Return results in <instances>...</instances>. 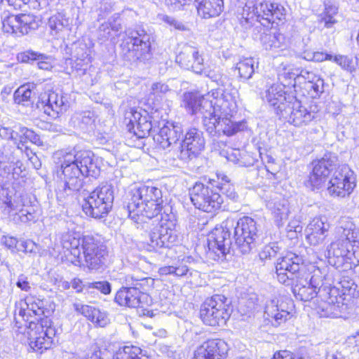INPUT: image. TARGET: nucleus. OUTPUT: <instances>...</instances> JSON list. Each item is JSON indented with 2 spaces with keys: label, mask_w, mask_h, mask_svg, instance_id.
<instances>
[{
  "label": "nucleus",
  "mask_w": 359,
  "mask_h": 359,
  "mask_svg": "<svg viewBox=\"0 0 359 359\" xmlns=\"http://www.w3.org/2000/svg\"><path fill=\"white\" fill-rule=\"evenodd\" d=\"M222 91L218 90L205 96L197 93L184 94L186 108L193 115H201L203 127L212 136H231L245 126L241 122L231 120L237 109L236 92Z\"/></svg>",
  "instance_id": "nucleus-1"
},
{
  "label": "nucleus",
  "mask_w": 359,
  "mask_h": 359,
  "mask_svg": "<svg viewBox=\"0 0 359 359\" xmlns=\"http://www.w3.org/2000/svg\"><path fill=\"white\" fill-rule=\"evenodd\" d=\"M92 151L79 147L55 151L54 163L60 168L59 176L64 183L65 190L79 191L83 185V177L94 176L97 165Z\"/></svg>",
  "instance_id": "nucleus-2"
},
{
  "label": "nucleus",
  "mask_w": 359,
  "mask_h": 359,
  "mask_svg": "<svg viewBox=\"0 0 359 359\" xmlns=\"http://www.w3.org/2000/svg\"><path fill=\"white\" fill-rule=\"evenodd\" d=\"M357 285L349 277H343L339 287L322 284L316 291V314L320 318H341L348 313L357 294Z\"/></svg>",
  "instance_id": "nucleus-3"
},
{
  "label": "nucleus",
  "mask_w": 359,
  "mask_h": 359,
  "mask_svg": "<svg viewBox=\"0 0 359 359\" xmlns=\"http://www.w3.org/2000/svg\"><path fill=\"white\" fill-rule=\"evenodd\" d=\"M127 211L129 217L137 224H143L142 227L159 222V215L163 209V194L160 189L153 186L143 185L134 187L128 193Z\"/></svg>",
  "instance_id": "nucleus-4"
},
{
  "label": "nucleus",
  "mask_w": 359,
  "mask_h": 359,
  "mask_svg": "<svg viewBox=\"0 0 359 359\" xmlns=\"http://www.w3.org/2000/svg\"><path fill=\"white\" fill-rule=\"evenodd\" d=\"M61 243L64 249L69 251L74 259L71 262L80 265L82 262L81 249L86 266L91 270H97L104 264L108 255L107 248L97 237L91 235L83 236L81 238L72 234L62 235Z\"/></svg>",
  "instance_id": "nucleus-5"
},
{
  "label": "nucleus",
  "mask_w": 359,
  "mask_h": 359,
  "mask_svg": "<svg viewBox=\"0 0 359 359\" xmlns=\"http://www.w3.org/2000/svg\"><path fill=\"white\" fill-rule=\"evenodd\" d=\"M126 287H122L116 294L115 302L120 306L132 308H146L152 303L147 291L154 284V280L145 273L134 271L125 276Z\"/></svg>",
  "instance_id": "nucleus-6"
},
{
  "label": "nucleus",
  "mask_w": 359,
  "mask_h": 359,
  "mask_svg": "<svg viewBox=\"0 0 359 359\" xmlns=\"http://www.w3.org/2000/svg\"><path fill=\"white\" fill-rule=\"evenodd\" d=\"M27 194L13 187L0 189V209L15 224L35 221L36 216Z\"/></svg>",
  "instance_id": "nucleus-7"
},
{
  "label": "nucleus",
  "mask_w": 359,
  "mask_h": 359,
  "mask_svg": "<svg viewBox=\"0 0 359 359\" xmlns=\"http://www.w3.org/2000/svg\"><path fill=\"white\" fill-rule=\"evenodd\" d=\"M338 233L340 238L331 244L328 250L329 262L337 268L340 267L351 255H355L356 248H359V230L351 221L343 220Z\"/></svg>",
  "instance_id": "nucleus-8"
},
{
  "label": "nucleus",
  "mask_w": 359,
  "mask_h": 359,
  "mask_svg": "<svg viewBox=\"0 0 359 359\" xmlns=\"http://www.w3.org/2000/svg\"><path fill=\"white\" fill-rule=\"evenodd\" d=\"M127 37L121 44V54L124 60L130 62L147 61L151 58V36L144 29L127 31Z\"/></svg>",
  "instance_id": "nucleus-9"
},
{
  "label": "nucleus",
  "mask_w": 359,
  "mask_h": 359,
  "mask_svg": "<svg viewBox=\"0 0 359 359\" xmlns=\"http://www.w3.org/2000/svg\"><path fill=\"white\" fill-rule=\"evenodd\" d=\"M114 188L111 184H102L90 192L84 200L82 208L86 215L94 218H103L111 210Z\"/></svg>",
  "instance_id": "nucleus-10"
},
{
  "label": "nucleus",
  "mask_w": 359,
  "mask_h": 359,
  "mask_svg": "<svg viewBox=\"0 0 359 359\" xmlns=\"http://www.w3.org/2000/svg\"><path fill=\"white\" fill-rule=\"evenodd\" d=\"M221 294H215L201 305L200 316L203 322L210 326L223 325L230 316L229 304Z\"/></svg>",
  "instance_id": "nucleus-11"
},
{
  "label": "nucleus",
  "mask_w": 359,
  "mask_h": 359,
  "mask_svg": "<svg viewBox=\"0 0 359 359\" xmlns=\"http://www.w3.org/2000/svg\"><path fill=\"white\" fill-rule=\"evenodd\" d=\"M233 238L235 244L243 254H248L256 246L258 238L256 222L251 217L245 216L235 221Z\"/></svg>",
  "instance_id": "nucleus-12"
},
{
  "label": "nucleus",
  "mask_w": 359,
  "mask_h": 359,
  "mask_svg": "<svg viewBox=\"0 0 359 359\" xmlns=\"http://www.w3.org/2000/svg\"><path fill=\"white\" fill-rule=\"evenodd\" d=\"M189 194L194 205L204 212H215L223 203V198L219 194L202 183H196Z\"/></svg>",
  "instance_id": "nucleus-13"
},
{
  "label": "nucleus",
  "mask_w": 359,
  "mask_h": 359,
  "mask_svg": "<svg viewBox=\"0 0 359 359\" xmlns=\"http://www.w3.org/2000/svg\"><path fill=\"white\" fill-rule=\"evenodd\" d=\"M355 187V177L348 165L339 166L328 182L327 191L331 196H349Z\"/></svg>",
  "instance_id": "nucleus-14"
},
{
  "label": "nucleus",
  "mask_w": 359,
  "mask_h": 359,
  "mask_svg": "<svg viewBox=\"0 0 359 359\" xmlns=\"http://www.w3.org/2000/svg\"><path fill=\"white\" fill-rule=\"evenodd\" d=\"M234 224L235 220L228 218L211 231L208 238L210 251L217 254L218 257H224L229 252L231 245V230Z\"/></svg>",
  "instance_id": "nucleus-15"
},
{
  "label": "nucleus",
  "mask_w": 359,
  "mask_h": 359,
  "mask_svg": "<svg viewBox=\"0 0 359 359\" xmlns=\"http://www.w3.org/2000/svg\"><path fill=\"white\" fill-rule=\"evenodd\" d=\"M204 147L203 133L197 128H190L177 147V156L180 160L187 162L197 157Z\"/></svg>",
  "instance_id": "nucleus-16"
},
{
  "label": "nucleus",
  "mask_w": 359,
  "mask_h": 359,
  "mask_svg": "<svg viewBox=\"0 0 359 359\" xmlns=\"http://www.w3.org/2000/svg\"><path fill=\"white\" fill-rule=\"evenodd\" d=\"M33 325L34 327L29 332V344L34 351L41 353L43 350L50 348L56 330L51 326L50 321L47 318Z\"/></svg>",
  "instance_id": "nucleus-17"
},
{
  "label": "nucleus",
  "mask_w": 359,
  "mask_h": 359,
  "mask_svg": "<svg viewBox=\"0 0 359 359\" xmlns=\"http://www.w3.org/2000/svg\"><path fill=\"white\" fill-rule=\"evenodd\" d=\"M126 120L128 121L127 123L128 133L138 139L144 138L156 132L151 117L145 110L131 109L126 114Z\"/></svg>",
  "instance_id": "nucleus-18"
},
{
  "label": "nucleus",
  "mask_w": 359,
  "mask_h": 359,
  "mask_svg": "<svg viewBox=\"0 0 359 359\" xmlns=\"http://www.w3.org/2000/svg\"><path fill=\"white\" fill-rule=\"evenodd\" d=\"M302 258L292 252L278 259L276 265L278 280L285 285H293L297 278Z\"/></svg>",
  "instance_id": "nucleus-19"
},
{
  "label": "nucleus",
  "mask_w": 359,
  "mask_h": 359,
  "mask_svg": "<svg viewBox=\"0 0 359 359\" xmlns=\"http://www.w3.org/2000/svg\"><path fill=\"white\" fill-rule=\"evenodd\" d=\"M39 20L31 14L11 15L3 22V28L8 33L21 36L38 29Z\"/></svg>",
  "instance_id": "nucleus-20"
},
{
  "label": "nucleus",
  "mask_w": 359,
  "mask_h": 359,
  "mask_svg": "<svg viewBox=\"0 0 359 359\" xmlns=\"http://www.w3.org/2000/svg\"><path fill=\"white\" fill-rule=\"evenodd\" d=\"M158 222H155L150 233V245L154 249L170 248L178 241L177 231L172 221L162 223L158 226Z\"/></svg>",
  "instance_id": "nucleus-21"
},
{
  "label": "nucleus",
  "mask_w": 359,
  "mask_h": 359,
  "mask_svg": "<svg viewBox=\"0 0 359 359\" xmlns=\"http://www.w3.org/2000/svg\"><path fill=\"white\" fill-rule=\"evenodd\" d=\"M279 114L287 121L295 126H299L302 123H307L312 121L314 115L308 111L305 107L301 106L300 102L293 95L288 96L287 104L280 105Z\"/></svg>",
  "instance_id": "nucleus-22"
},
{
  "label": "nucleus",
  "mask_w": 359,
  "mask_h": 359,
  "mask_svg": "<svg viewBox=\"0 0 359 359\" xmlns=\"http://www.w3.org/2000/svg\"><path fill=\"white\" fill-rule=\"evenodd\" d=\"M176 62L182 67L193 72L202 74L204 70V59L198 48L184 44L177 53Z\"/></svg>",
  "instance_id": "nucleus-23"
},
{
  "label": "nucleus",
  "mask_w": 359,
  "mask_h": 359,
  "mask_svg": "<svg viewBox=\"0 0 359 359\" xmlns=\"http://www.w3.org/2000/svg\"><path fill=\"white\" fill-rule=\"evenodd\" d=\"M252 12L259 20H264L268 23H276L285 19V8L280 4L269 1H256L252 6Z\"/></svg>",
  "instance_id": "nucleus-24"
},
{
  "label": "nucleus",
  "mask_w": 359,
  "mask_h": 359,
  "mask_svg": "<svg viewBox=\"0 0 359 359\" xmlns=\"http://www.w3.org/2000/svg\"><path fill=\"white\" fill-rule=\"evenodd\" d=\"M38 107H42L45 114L55 118L65 111L69 105L66 97L54 91H48L41 95Z\"/></svg>",
  "instance_id": "nucleus-25"
},
{
  "label": "nucleus",
  "mask_w": 359,
  "mask_h": 359,
  "mask_svg": "<svg viewBox=\"0 0 359 359\" xmlns=\"http://www.w3.org/2000/svg\"><path fill=\"white\" fill-rule=\"evenodd\" d=\"M228 351L229 346L224 340H208L197 348L193 359H224Z\"/></svg>",
  "instance_id": "nucleus-26"
},
{
  "label": "nucleus",
  "mask_w": 359,
  "mask_h": 359,
  "mask_svg": "<svg viewBox=\"0 0 359 359\" xmlns=\"http://www.w3.org/2000/svg\"><path fill=\"white\" fill-rule=\"evenodd\" d=\"M182 134L180 124L168 121L160 127L158 133L154 135V140L162 149H167L177 144Z\"/></svg>",
  "instance_id": "nucleus-27"
},
{
  "label": "nucleus",
  "mask_w": 359,
  "mask_h": 359,
  "mask_svg": "<svg viewBox=\"0 0 359 359\" xmlns=\"http://www.w3.org/2000/svg\"><path fill=\"white\" fill-rule=\"evenodd\" d=\"M23 304L24 306L21 305L19 310V315L25 321L29 322L30 327L35 323L34 320L41 322L46 319L42 318L45 312V303L43 300L34 296H29L25 299Z\"/></svg>",
  "instance_id": "nucleus-28"
},
{
  "label": "nucleus",
  "mask_w": 359,
  "mask_h": 359,
  "mask_svg": "<svg viewBox=\"0 0 359 359\" xmlns=\"http://www.w3.org/2000/svg\"><path fill=\"white\" fill-rule=\"evenodd\" d=\"M50 33L58 39H65L72 32L73 19L67 15L64 11L52 15L48 21Z\"/></svg>",
  "instance_id": "nucleus-29"
},
{
  "label": "nucleus",
  "mask_w": 359,
  "mask_h": 359,
  "mask_svg": "<svg viewBox=\"0 0 359 359\" xmlns=\"http://www.w3.org/2000/svg\"><path fill=\"white\" fill-rule=\"evenodd\" d=\"M264 313L275 325L285 323L291 317L287 303L278 298H273L266 302Z\"/></svg>",
  "instance_id": "nucleus-30"
},
{
  "label": "nucleus",
  "mask_w": 359,
  "mask_h": 359,
  "mask_svg": "<svg viewBox=\"0 0 359 359\" xmlns=\"http://www.w3.org/2000/svg\"><path fill=\"white\" fill-rule=\"evenodd\" d=\"M285 84L273 83L271 85L263 95V100L269 104L273 107L276 110V113L279 114L280 112V105H286L287 104L288 96L284 90Z\"/></svg>",
  "instance_id": "nucleus-31"
},
{
  "label": "nucleus",
  "mask_w": 359,
  "mask_h": 359,
  "mask_svg": "<svg viewBox=\"0 0 359 359\" xmlns=\"http://www.w3.org/2000/svg\"><path fill=\"white\" fill-rule=\"evenodd\" d=\"M318 11L320 12L318 15V29H329L337 22L336 16L338 13V7L332 1L325 0L323 5L319 6Z\"/></svg>",
  "instance_id": "nucleus-32"
},
{
  "label": "nucleus",
  "mask_w": 359,
  "mask_h": 359,
  "mask_svg": "<svg viewBox=\"0 0 359 359\" xmlns=\"http://www.w3.org/2000/svg\"><path fill=\"white\" fill-rule=\"evenodd\" d=\"M273 215L275 222L278 226L283 224V221L287 219L289 214L288 201L281 196H276L266 204Z\"/></svg>",
  "instance_id": "nucleus-33"
},
{
  "label": "nucleus",
  "mask_w": 359,
  "mask_h": 359,
  "mask_svg": "<svg viewBox=\"0 0 359 359\" xmlns=\"http://www.w3.org/2000/svg\"><path fill=\"white\" fill-rule=\"evenodd\" d=\"M15 130L13 129V137L10 140L17 144L18 149L22 151L25 143H27L28 141L36 144H40L39 136L32 130L21 126H15Z\"/></svg>",
  "instance_id": "nucleus-34"
},
{
  "label": "nucleus",
  "mask_w": 359,
  "mask_h": 359,
  "mask_svg": "<svg viewBox=\"0 0 359 359\" xmlns=\"http://www.w3.org/2000/svg\"><path fill=\"white\" fill-rule=\"evenodd\" d=\"M199 15L203 18L218 16L223 8V0H195Z\"/></svg>",
  "instance_id": "nucleus-35"
},
{
  "label": "nucleus",
  "mask_w": 359,
  "mask_h": 359,
  "mask_svg": "<svg viewBox=\"0 0 359 359\" xmlns=\"http://www.w3.org/2000/svg\"><path fill=\"white\" fill-rule=\"evenodd\" d=\"M90 62L89 54L83 50L77 52L75 59L69 58L66 60V65H70L72 71H75L79 76L86 74V71Z\"/></svg>",
  "instance_id": "nucleus-36"
},
{
  "label": "nucleus",
  "mask_w": 359,
  "mask_h": 359,
  "mask_svg": "<svg viewBox=\"0 0 359 359\" xmlns=\"http://www.w3.org/2000/svg\"><path fill=\"white\" fill-rule=\"evenodd\" d=\"M156 20L160 25L168 28L170 31L176 30L180 32L189 31L188 26L177 18L165 13H158Z\"/></svg>",
  "instance_id": "nucleus-37"
},
{
  "label": "nucleus",
  "mask_w": 359,
  "mask_h": 359,
  "mask_svg": "<svg viewBox=\"0 0 359 359\" xmlns=\"http://www.w3.org/2000/svg\"><path fill=\"white\" fill-rule=\"evenodd\" d=\"M34 85L27 83L20 86L14 93L13 98L16 104L24 106L29 105L32 102V97L35 95L33 91Z\"/></svg>",
  "instance_id": "nucleus-38"
},
{
  "label": "nucleus",
  "mask_w": 359,
  "mask_h": 359,
  "mask_svg": "<svg viewBox=\"0 0 359 359\" xmlns=\"http://www.w3.org/2000/svg\"><path fill=\"white\" fill-rule=\"evenodd\" d=\"M255 60L252 57L241 59L236 65V69L238 70L239 76L244 80L252 78L255 72Z\"/></svg>",
  "instance_id": "nucleus-39"
},
{
  "label": "nucleus",
  "mask_w": 359,
  "mask_h": 359,
  "mask_svg": "<svg viewBox=\"0 0 359 359\" xmlns=\"http://www.w3.org/2000/svg\"><path fill=\"white\" fill-rule=\"evenodd\" d=\"M261 41L266 50L280 48L284 43V36L278 32L264 33Z\"/></svg>",
  "instance_id": "nucleus-40"
},
{
  "label": "nucleus",
  "mask_w": 359,
  "mask_h": 359,
  "mask_svg": "<svg viewBox=\"0 0 359 359\" xmlns=\"http://www.w3.org/2000/svg\"><path fill=\"white\" fill-rule=\"evenodd\" d=\"M331 164L324 158L318 161V164H316V189H319L321 187L322 182H325L327 177L330 173Z\"/></svg>",
  "instance_id": "nucleus-41"
},
{
  "label": "nucleus",
  "mask_w": 359,
  "mask_h": 359,
  "mask_svg": "<svg viewBox=\"0 0 359 359\" xmlns=\"http://www.w3.org/2000/svg\"><path fill=\"white\" fill-rule=\"evenodd\" d=\"M142 349L135 346H124L114 355L112 359H141Z\"/></svg>",
  "instance_id": "nucleus-42"
},
{
  "label": "nucleus",
  "mask_w": 359,
  "mask_h": 359,
  "mask_svg": "<svg viewBox=\"0 0 359 359\" xmlns=\"http://www.w3.org/2000/svg\"><path fill=\"white\" fill-rule=\"evenodd\" d=\"M78 126L86 133H90L94 130L95 119L90 111H84L76 117Z\"/></svg>",
  "instance_id": "nucleus-43"
},
{
  "label": "nucleus",
  "mask_w": 359,
  "mask_h": 359,
  "mask_svg": "<svg viewBox=\"0 0 359 359\" xmlns=\"http://www.w3.org/2000/svg\"><path fill=\"white\" fill-rule=\"evenodd\" d=\"M46 58V55L34 51L33 50H27L20 52L17 55V60L21 63H33L38 60H44Z\"/></svg>",
  "instance_id": "nucleus-44"
},
{
  "label": "nucleus",
  "mask_w": 359,
  "mask_h": 359,
  "mask_svg": "<svg viewBox=\"0 0 359 359\" xmlns=\"http://www.w3.org/2000/svg\"><path fill=\"white\" fill-rule=\"evenodd\" d=\"M330 224L325 217L316 218V239L317 242H323L327 235Z\"/></svg>",
  "instance_id": "nucleus-45"
},
{
  "label": "nucleus",
  "mask_w": 359,
  "mask_h": 359,
  "mask_svg": "<svg viewBox=\"0 0 359 359\" xmlns=\"http://www.w3.org/2000/svg\"><path fill=\"white\" fill-rule=\"evenodd\" d=\"M73 308L76 312L83 315L91 322L95 318V315L99 314V309L88 305H84L80 303H74Z\"/></svg>",
  "instance_id": "nucleus-46"
},
{
  "label": "nucleus",
  "mask_w": 359,
  "mask_h": 359,
  "mask_svg": "<svg viewBox=\"0 0 359 359\" xmlns=\"http://www.w3.org/2000/svg\"><path fill=\"white\" fill-rule=\"evenodd\" d=\"M313 278V276H311L309 281H307V278L300 281V284L302 285V287L300 288L299 291L301 294L304 296L303 299L304 301H311L313 298V294L314 292V285L312 282Z\"/></svg>",
  "instance_id": "nucleus-47"
},
{
  "label": "nucleus",
  "mask_w": 359,
  "mask_h": 359,
  "mask_svg": "<svg viewBox=\"0 0 359 359\" xmlns=\"http://www.w3.org/2000/svg\"><path fill=\"white\" fill-rule=\"evenodd\" d=\"M333 60L344 70L349 72H353L355 70V65L351 57L338 55L334 57Z\"/></svg>",
  "instance_id": "nucleus-48"
},
{
  "label": "nucleus",
  "mask_w": 359,
  "mask_h": 359,
  "mask_svg": "<svg viewBox=\"0 0 359 359\" xmlns=\"http://www.w3.org/2000/svg\"><path fill=\"white\" fill-rule=\"evenodd\" d=\"M202 74H205L220 86H224L227 80L226 76L222 74L219 70H210L205 69L204 67V70Z\"/></svg>",
  "instance_id": "nucleus-49"
},
{
  "label": "nucleus",
  "mask_w": 359,
  "mask_h": 359,
  "mask_svg": "<svg viewBox=\"0 0 359 359\" xmlns=\"http://www.w3.org/2000/svg\"><path fill=\"white\" fill-rule=\"evenodd\" d=\"M278 250V247L276 243L264 246L261 252L259 253L260 259H267L275 257Z\"/></svg>",
  "instance_id": "nucleus-50"
},
{
  "label": "nucleus",
  "mask_w": 359,
  "mask_h": 359,
  "mask_svg": "<svg viewBox=\"0 0 359 359\" xmlns=\"http://www.w3.org/2000/svg\"><path fill=\"white\" fill-rule=\"evenodd\" d=\"M174 269L175 276L183 277L187 276L188 274L191 276L193 275V271H191L189 268L184 263V260L175 264Z\"/></svg>",
  "instance_id": "nucleus-51"
},
{
  "label": "nucleus",
  "mask_w": 359,
  "mask_h": 359,
  "mask_svg": "<svg viewBox=\"0 0 359 359\" xmlns=\"http://www.w3.org/2000/svg\"><path fill=\"white\" fill-rule=\"evenodd\" d=\"M1 243L12 252H18V248H19L20 241L16 238L4 236L1 238Z\"/></svg>",
  "instance_id": "nucleus-52"
},
{
  "label": "nucleus",
  "mask_w": 359,
  "mask_h": 359,
  "mask_svg": "<svg viewBox=\"0 0 359 359\" xmlns=\"http://www.w3.org/2000/svg\"><path fill=\"white\" fill-rule=\"evenodd\" d=\"M88 288H95L104 294H109L111 291V285L107 281H98L88 283Z\"/></svg>",
  "instance_id": "nucleus-53"
},
{
  "label": "nucleus",
  "mask_w": 359,
  "mask_h": 359,
  "mask_svg": "<svg viewBox=\"0 0 359 359\" xmlns=\"http://www.w3.org/2000/svg\"><path fill=\"white\" fill-rule=\"evenodd\" d=\"M36 248L37 246L36 243L31 240L20 241L18 250V252L22 251L25 253H32L35 252Z\"/></svg>",
  "instance_id": "nucleus-54"
},
{
  "label": "nucleus",
  "mask_w": 359,
  "mask_h": 359,
  "mask_svg": "<svg viewBox=\"0 0 359 359\" xmlns=\"http://www.w3.org/2000/svg\"><path fill=\"white\" fill-rule=\"evenodd\" d=\"M220 191L223 194H225L227 198L235 200L238 198V195L235 191L233 187L229 184H222L219 187Z\"/></svg>",
  "instance_id": "nucleus-55"
},
{
  "label": "nucleus",
  "mask_w": 359,
  "mask_h": 359,
  "mask_svg": "<svg viewBox=\"0 0 359 359\" xmlns=\"http://www.w3.org/2000/svg\"><path fill=\"white\" fill-rule=\"evenodd\" d=\"M169 91L168 86L162 83H154L151 86V93L154 95H161Z\"/></svg>",
  "instance_id": "nucleus-56"
},
{
  "label": "nucleus",
  "mask_w": 359,
  "mask_h": 359,
  "mask_svg": "<svg viewBox=\"0 0 359 359\" xmlns=\"http://www.w3.org/2000/svg\"><path fill=\"white\" fill-rule=\"evenodd\" d=\"M109 25V28L111 31L118 33L121 30V20L118 15H114L109 19V22H107Z\"/></svg>",
  "instance_id": "nucleus-57"
},
{
  "label": "nucleus",
  "mask_w": 359,
  "mask_h": 359,
  "mask_svg": "<svg viewBox=\"0 0 359 359\" xmlns=\"http://www.w3.org/2000/svg\"><path fill=\"white\" fill-rule=\"evenodd\" d=\"M191 0H165V3L172 10H180Z\"/></svg>",
  "instance_id": "nucleus-58"
},
{
  "label": "nucleus",
  "mask_w": 359,
  "mask_h": 359,
  "mask_svg": "<svg viewBox=\"0 0 359 359\" xmlns=\"http://www.w3.org/2000/svg\"><path fill=\"white\" fill-rule=\"evenodd\" d=\"M272 359H294V355L290 351L281 350L276 351Z\"/></svg>",
  "instance_id": "nucleus-59"
},
{
  "label": "nucleus",
  "mask_w": 359,
  "mask_h": 359,
  "mask_svg": "<svg viewBox=\"0 0 359 359\" xmlns=\"http://www.w3.org/2000/svg\"><path fill=\"white\" fill-rule=\"evenodd\" d=\"M95 316V318L93 320L92 323L100 327H104L107 324L108 320L104 313L99 310V314Z\"/></svg>",
  "instance_id": "nucleus-60"
},
{
  "label": "nucleus",
  "mask_w": 359,
  "mask_h": 359,
  "mask_svg": "<svg viewBox=\"0 0 359 359\" xmlns=\"http://www.w3.org/2000/svg\"><path fill=\"white\" fill-rule=\"evenodd\" d=\"M17 286L24 291H29L30 290L29 283L27 281V278L24 275L19 276L18 280L16 283Z\"/></svg>",
  "instance_id": "nucleus-61"
},
{
  "label": "nucleus",
  "mask_w": 359,
  "mask_h": 359,
  "mask_svg": "<svg viewBox=\"0 0 359 359\" xmlns=\"http://www.w3.org/2000/svg\"><path fill=\"white\" fill-rule=\"evenodd\" d=\"M38 67L41 69L49 70L52 68L50 56L46 55V58L44 60H38L37 61Z\"/></svg>",
  "instance_id": "nucleus-62"
},
{
  "label": "nucleus",
  "mask_w": 359,
  "mask_h": 359,
  "mask_svg": "<svg viewBox=\"0 0 359 359\" xmlns=\"http://www.w3.org/2000/svg\"><path fill=\"white\" fill-rule=\"evenodd\" d=\"M297 76V74L292 72L290 68H284L283 72L279 74V79L280 80L282 77H284L290 80H294Z\"/></svg>",
  "instance_id": "nucleus-63"
},
{
  "label": "nucleus",
  "mask_w": 359,
  "mask_h": 359,
  "mask_svg": "<svg viewBox=\"0 0 359 359\" xmlns=\"http://www.w3.org/2000/svg\"><path fill=\"white\" fill-rule=\"evenodd\" d=\"M13 128L10 127H1L0 128V137L5 140H10L12 137Z\"/></svg>",
  "instance_id": "nucleus-64"
}]
</instances>
